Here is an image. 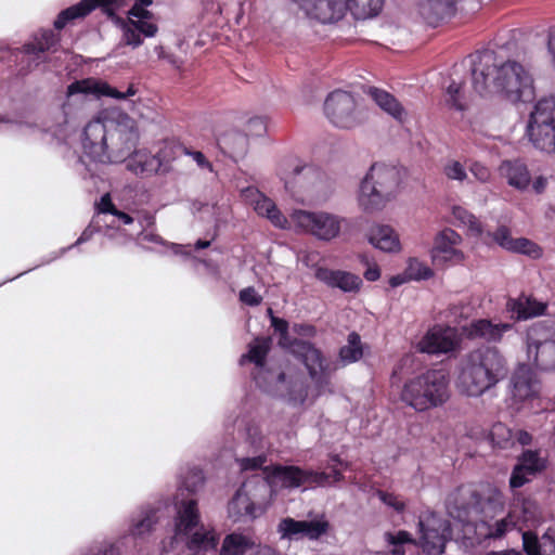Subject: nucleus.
Returning a JSON list of instances; mask_svg holds the SVG:
<instances>
[{
  "label": "nucleus",
  "mask_w": 555,
  "mask_h": 555,
  "mask_svg": "<svg viewBox=\"0 0 555 555\" xmlns=\"http://www.w3.org/2000/svg\"><path fill=\"white\" fill-rule=\"evenodd\" d=\"M450 398V379L443 369H431L404 383L400 399L415 411L424 412L444 404Z\"/></svg>",
  "instance_id": "0eeeda50"
},
{
  "label": "nucleus",
  "mask_w": 555,
  "mask_h": 555,
  "mask_svg": "<svg viewBox=\"0 0 555 555\" xmlns=\"http://www.w3.org/2000/svg\"><path fill=\"white\" fill-rule=\"evenodd\" d=\"M139 129L135 120L121 112H107L88 122L82 133V149L99 163L124 162L135 149Z\"/></svg>",
  "instance_id": "39448f33"
},
{
  "label": "nucleus",
  "mask_w": 555,
  "mask_h": 555,
  "mask_svg": "<svg viewBox=\"0 0 555 555\" xmlns=\"http://www.w3.org/2000/svg\"><path fill=\"white\" fill-rule=\"evenodd\" d=\"M328 529V524L324 519L313 520H295L286 517L282 519L278 526V532L281 539L300 540L307 538L317 540L323 535Z\"/></svg>",
  "instance_id": "aec40b11"
},
{
  "label": "nucleus",
  "mask_w": 555,
  "mask_h": 555,
  "mask_svg": "<svg viewBox=\"0 0 555 555\" xmlns=\"http://www.w3.org/2000/svg\"><path fill=\"white\" fill-rule=\"evenodd\" d=\"M469 171L476 178V180L481 183L488 182L491 178L490 169L478 162H475L470 165Z\"/></svg>",
  "instance_id": "6e6d98bb"
},
{
  "label": "nucleus",
  "mask_w": 555,
  "mask_h": 555,
  "mask_svg": "<svg viewBox=\"0 0 555 555\" xmlns=\"http://www.w3.org/2000/svg\"><path fill=\"white\" fill-rule=\"evenodd\" d=\"M462 236L451 228L441 230L435 237L431 250L433 259L439 264H456L464 260V254L457 247Z\"/></svg>",
  "instance_id": "a211bd4d"
},
{
  "label": "nucleus",
  "mask_w": 555,
  "mask_h": 555,
  "mask_svg": "<svg viewBox=\"0 0 555 555\" xmlns=\"http://www.w3.org/2000/svg\"><path fill=\"white\" fill-rule=\"evenodd\" d=\"M493 241L499 244L502 248L511 251L513 248V244L515 238L511 236L509 230L502 225L493 234H492Z\"/></svg>",
  "instance_id": "3c124183"
},
{
  "label": "nucleus",
  "mask_w": 555,
  "mask_h": 555,
  "mask_svg": "<svg viewBox=\"0 0 555 555\" xmlns=\"http://www.w3.org/2000/svg\"><path fill=\"white\" fill-rule=\"evenodd\" d=\"M547 53L550 56V62L555 69V28L552 29L548 35Z\"/></svg>",
  "instance_id": "0e129e2a"
},
{
  "label": "nucleus",
  "mask_w": 555,
  "mask_h": 555,
  "mask_svg": "<svg viewBox=\"0 0 555 555\" xmlns=\"http://www.w3.org/2000/svg\"><path fill=\"white\" fill-rule=\"evenodd\" d=\"M511 517L517 520V528L535 527L540 522L538 505L529 499L516 500L509 509Z\"/></svg>",
  "instance_id": "2f4dec72"
},
{
  "label": "nucleus",
  "mask_w": 555,
  "mask_h": 555,
  "mask_svg": "<svg viewBox=\"0 0 555 555\" xmlns=\"http://www.w3.org/2000/svg\"><path fill=\"white\" fill-rule=\"evenodd\" d=\"M500 172L507 179L509 185L525 190L530 183L527 166L519 160H505L500 166Z\"/></svg>",
  "instance_id": "72a5a7b5"
},
{
  "label": "nucleus",
  "mask_w": 555,
  "mask_h": 555,
  "mask_svg": "<svg viewBox=\"0 0 555 555\" xmlns=\"http://www.w3.org/2000/svg\"><path fill=\"white\" fill-rule=\"evenodd\" d=\"M113 2L114 0H81L79 3L62 11L54 21V27L62 29L68 22L86 16L96 7L107 5Z\"/></svg>",
  "instance_id": "473e14b6"
},
{
  "label": "nucleus",
  "mask_w": 555,
  "mask_h": 555,
  "mask_svg": "<svg viewBox=\"0 0 555 555\" xmlns=\"http://www.w3.org/2000/svg\"><path fill=\"white\" fill-rule=\"evenodd\" d=\"M400 175L396 167L376 163L361 180L357 201L365 212L384 209L399 193Z\"/></svg>",
  "instance_id": "6e6552de"
},
{
  "label": "nucleus",
  "mask_w": 555,
  "mask_h": 555,
  "mask_svg": "<svg viewBox=\"0 0 555 555\" xmlns=\"http://www.w3.org/2000/svg\"><path fill=\"white\" fill-rule=\"evenodd\" d=\"M546 467V459L540 455L539 451L527 450L525 451L518 464L514 467L509 486L512 488H520L538 473H541Z\"/></svg>",
  "instance_id": "5701e85b"
},
{
  "label": "nucleus",
  "mask_w": 555,
  "mask_h": 555,
  "mask_svg": "<svg viewBox=\"0 0 555 555\" xmlns=\"http://www.w3.org/2000/svg\"><path fill=\"white\" fill-rule=\"evenodd\" d=\"M259 545L250 534L231 532L223 538L218 555H255Z\"/></svg>",
  "instance_id": "cd10ccee"
},
{
  "label": "nucleus",
  "mask_w": 555,
  "mask_h": 555,
  "mask_svg": "<svg viewBox=\"0 0 555 555\" xmlns=\"http://www.w3.org/2000/svg\"><path fill=\"white\" fill-rule=\"evenodd\" d=\"M57 42L56 35L53 30H42L38 37H36V42L28 43L24 47L25 52L27 54H38L43 53L44 51H49L52 49Z\"/></svg>",
  "instance_id": "79ce46f5"
},
{
  "label": "nucleus",
  "mask_w": 555,
  "mask_h": 555,
  "mask_svg": "<svg viewBox=\"0 0 555 555\" xmlns=\"http://www.w3.org/2000/svg\"><path fill=\"white\" fill-rule=\"evenodd\" d=\"M472 85L481 96L500 94L517 103L534 96L530 73L516 61H504L492 50L476 52L469 56Z\"/></svg>",
  "instance_id": "20e7f679"
},
{
  "label": "nucleus",
  "mask_w": 555,
  "mask_h": 555,
  "mask_svg": "<svg viewBox=\"0 0 555 555\" xmlns=\"http://www.w3.org/2000/svg\"><path fill=\"white\" fill-rule=\"evenodd\" d=\"M446 104L456 111H464L467 106L466 96L461 82L452 81L446 91Z\"/></svg>",
  "instance_id": "37998d69"
},
{
  "label": "nucleus",
  "mask_w": 555,
  "mask_h": 555,
  "mask_svg": "<svg viewBox=\"0 0 555 555\" xmlns=\"http://www.w3.org/2000/svg\"><path fill=\"white\" fill-rule=\"evenodd\" d=\"M507 373L506 359L498 348H477L466 356L457 387L469 397H478L504 379Z\"/></svg>",
  "instance_id": "423d86ee"
},
{
  "label": "nucleus",
  "mask_w": 555,
  "mask_h": 555,
  "mask_svg": "<svg viewBox=\"0 0 555 555\" xmlns=\"http://www.w3.org/2000/svg\"><path fill=\"white\" fill-rule=\"evenodd\" d=\"M456 1L457 0H417V11L428 25L436 26L453 13Z\"/></svg>",
  "instance_id": "c756f323"
},
{
  "label": "nucleus",
  "mask_w": 555,
  "mask_h": 555,
  "mask_svg": "<svg viewBox=\"0 0 555 555\" xmlns=\"http://www.w3.org/2000/svg\"><path fill=\"white\" fill-rule=\"evenodd\" d=\"M369 94L373 101L391 117L399 121L404 119L405 111L392 94L378 88H370Z\"/></svg>",
  "instance_id": "f704fd0d"
},
{
  "label": "nucleus",
  "mask_w": 555,
  "mask_h": 555,
  "mask_svg": "<svg viewBox=\"0 0 555 555\" xmlns=\"http://www.w3.org/2000/svg\"><path fill=\"white\" fill-rule=\"evenodd\" d=\"M324 111L331 122L339 128H352L359 122L356 101L349 92H332L325 100Z\"/></svg>",
  "instance_id": "4468645a"
},
{
  "label": "nucleus",
  "mask_w": 555,
  "mask_h": 555,
  "mask_svg": "<svg viewBox=\"0 0 555 555\" xmlns=\"http://www.w3.org/2000/svg\"><path fill=\"white\" fill-rule=\"evenodd\" d=\"M504 496L492 485L461 486L447 499V512L449 516L465 527V534L474 527L475 540L480 543L487 539H500L506 532L517 528V520L511 517V513L493 522L487 520L503 509Z\"/></svg>",
  "instance_id": "f03ea898"
},
{
  "label": "nucleus",
  "mask_w": 555,
  "mask_h": 555,
  "mask_svg": "<svg viewBox=\"0 0 555 555\" xmlns=\"http://www.w3.org/2000/svg\"><path fill=\"white\" fill-rule=\"evenodd\" d=\"M127 160V169L135 175H153L165 165V157L158 154H151L147 150L133 149Z\"/></svg>",
  "instance_id": "a878e982"
},
{
  "label": "nucleus",
  "mask_w": 555,
  "mask_h": 555,
  "mask_svg": "<svg viewBox=\"0 0 555 555\" xmlns=\"http://www.w3.org/2000/svg\"><path fill=\"white\" fill-rule=\"evenodd\" d=\"M122 39L126 44L137 48L142 44L141 34L137 29L132 18H128L127 22L122 23Z\"/></svg>",
  "instance_id": "de8ad7c7"
},
{
  "label": "nucleus",
  "mask_w": 555,
  "mask_h": 555,
  "mask_svg": "<svg viewBox=\"0 0 555 555\" xmlns=\"http://www.w3.org/2000/svg\"><path fill=\"white\" fill-rule=\"evenodd\" d=\"M460 343L455 327L435 325L418 341L417 348L421 352L430 354L450 353L459 348Z\"/></svg>",
  "instance_id": "2eb2a0df"
},
{
  "label": "nucleus",
  "mask_w": 555,
  "mask_h": 555,
  "mask_svg": "<svg viewBox=\"0 0 555 555\" xmlns=\"http://www.w3.org/2000/svg\"><path fill=\"white\" fill-rule=\"evenodd\" d=\"M451 214L453 216V223L456 227L466 228L468 235L474 237H480L482 235L483 229L481 222L466 208L454 205L451 208Z\"/></svg>",
  "instance_id": "4c0bfd02"
},
{
  "label": "nucleus",
  "mask_w": 555,
  "mask_h": 555,
  "mask_svg": "<svg viewBox=\"0 0 555 555\" xmlns=\"http://www.w3.org/2000/svg\"><path fill=\"white\" fill-rule=\"evenodd\" d=\"M506 310L515 314L518 320H527L544 314L546 305L530 296L521 295L518 298H509Z\"/></svg>",
  "instance_id": "7c9ffc66"
},
{
  "label": "nucleus",
  "mask_w": 555,
  "mask_h": 555,
  "mask_svg": "<svg viewBox=\"0 0 555 555\" xmlns=\"http://www.w3.org/2000/svg\"><path fill=\"white\" fill-rule=\"evenodd\" d=\"M405 275L409 280H427L433 275V271L425 263L413 258L409 260Z\"/></svg>",
  "instance_id": "a18cd8bd"
},
{
  "label": "nucleus",
  "mask_w": 555,
  "mask_h": 555,
  "mask_svg": "<svg viewBox=\"0 0 555 555\" xmlns=\"http://www.w3.org/2000/svg\"><path fill=\"white\" fill-rule=\"evenodd\" d=\"M377 496L386 506L392 508L395 512L399 514L404 512L405 502L399 495L386 491H378Z\"/></svg>",
  "instance_id": "8fccbe9b"
},
{
  "label": "nucleus",
  "mask_w": 555,
  "mask_h": 555,
  "mask_svg": "<svg viewBox=\"0 0 555 555\" xmlns=\"http://www.w3.org/2000/svg\"><path fill=\"white\" fill-rule=\"evenodd\" d=\"M535 332L537 330L533 328L528 334V359L542 371H555V330L545 337H535Z\"/></svg>",
  "instance_id": "f3484780"
},
{
  "label": "nucleus",
  "mask_w": 555,
  "mask_h": 555,
  "mask_svg": "<svg viewBox=\"0 0 555 555\" xmlns=\"http://www.w3.org/2000/svg\"><path fill=\"white\" fill-rule=\"evenodd\" d=\"M527 134L535 149L555 153V100L543 99L530 114Z\"/></svg>",
  "instance_id": "9b49d317"
},
{
  "label": "nucleus",
  "mask_w": 555,
  "mask_h": 555,
  "mask_svg": "<svg viewBox=\"0 0 555 555\" xmlns=\"http://www.w3.org/2000/svg\"><path fill=\"white\" fill-rule=\"evenodd\" d=\"M271 325L280 334L279 345L305 365L312 386H307L301 377L285 372L273 373L264 367V360L271 345L270 338L264 337L254 339L248 345V352L240 359L241 365L247 362L255 364L253 377L256 384L264 391L279 396L295 406L312 404L318 397L332 393V374L336 370L333 363L312 344L292 339L288 335V323L284 319L272 317Z\"/></svg>",
  "instance_id": "f257e3e1"
},
{
  "label": "nucleus",
  "mask_w": 555,
  "mask_h": 555,
  "mask_svg": "<svg viewBox=\"0 0 555 555\" xmlns=\"http://www.w3.org/2000/svg\"><path fill=\"white\" fill-rule=\"evenodd\" d=\"M248 130L254 135H262L266 130V121L262 117H254L248 120Z\"/></svg>",
  "instance_id": "bf43d9fd"
},
{
  "label": "nucleus",
  "mask_w": 555,
  "mask_h": 555,
  "mask_svg": "<svg viewBox=\"0 0 555 555\" xmlns=\"http://www.w3.org/2000/svg\"><path fill=\"white\" fill-rule=\"evenodd\" d=\"M150 20L151 18H132V23H134L137 29L145 37H154L158 30L156 24L152 23Z\"/></svg>",
  "instance_id": "5fc2aeb1"
},
{
  "label": "nucleus",
  "mask_w": 555,
  "mask_h": 555,
  "mask_svg": "<svg viewBox=\"0 0 555 555\" xmlns=\"http://www.w3.org/2000/svg\"><path fill=\"white\" fill-rule=\"evenodd\" d=\"M319 172L311 166H296L291 177L284 178L286 191L298 202L312 197L313 188L319 180Z\"/></svg>",
  "instance_id": "4be33fe9"
},
{
  "label": "nucleus",
  "mask_w": 555,
  "mask_h": 555,
  "mask_svg": "<svg viewBox=\"0 0 555 555\" xmlns=\"http://www.w3.org/2000/svg\"><path fill=\"white\" fill-rule=\"evenodd\" d=\"M271 501L270 485L259 476L247 479L229 502V517L234 521L259 517Z\"/></svg>",
  "instance_id": "9d476101"
},
{
  "label": "nucleus",
  "mask_w": 555,
  "mask_h": 555,
  "mask_svg": "<svg viewBox=\"0 0 555 555\" xmlns=\"http://www.w3.org/2000/svg\"><path fill=\"white\" fill-rule=\"evenodd\" d=\"M185 154L192 157V159L196 163V165L199 168L212 171L211 163L206 158V156L202 152L185 150Z\"/></svg>",
  "instance_id": "4d7b16f0"
},
{
  "label": "nucleus",
  "mask_w": 555,
  "mask_h": 555,
  "mask_svg": "<svg viewBox=\"0 0 555 555\" xmlns=\"http://www.w3.org/2000/svg\"><path fill=\"white\" fill-rule=\"evenodd\" d=\"M331 462V473L302 469L294 465H275L271 469L266 468L264 476L261 477L270 485L271 496L279 487L295 489L302 486H330L339 481L343 477L341 469L338 467L343 466V462L337 456H333Z\"/></svg>",
  "instance_id": "1a4fd4ad"
},
{
  "label": "nucleus",
  "mask_w": 555,
  "mask_h": 555,
  "mask_svg": "<svg viewBox=\"0 0 555 555\" xmlns=\"http://www.w3.org/2000/svg\"><path fill=\"white\" fill-rule=\"evenodd\" d=\"M255 555H281L275 550L267 545H259Z\"/></svg>",
  "instance_id": "774afa93"
},
{
  "label": "nucleus",
  "mask_w": 555,
  "mask_h": 555,
  "mask_svg": "<svg viewBox=\"0 0 555 555\" xmlns=\"http://www.w3.org/2000/svg\"><path fill=\"white\" fill-rule=\"evenodd\" d=\"M463 334L469 339H480L490 344L501 343L505 336L515 332L514 324L478 319L462 327Z\"/></svg>",
  "instance_id": "6ab92c4d"
},
{
  "label": "nucleus",
  "mask_w": 555,
  "mask_h": 555,
  "mask_svg": "<svg viewBox=\"0 0 555 555\" xmlns=\"http://www.w3.org/2000/svg\"><path fill=\"white\" fill-rule=\"evenodd\" d=\"M384 0H347V10L357 20H366L376 16L383 8Z\"/></svg>",
  "instance_id": "ea45409f"
},
{
  "label": "nucleus",
  "mask_w": 555,
  "mask_h": 555,
  "mask_svg": "<svg viewBox=\"0 0 555 555\" xmlns=\"http://www.w3.org/2000/svg\"><path fill=\"white\" fill-rule=\"evenodd\" d=\"M245 443L248 446L251 456L236 457V463L242 472H254L261 469L267 463V451L270 449V442L264 437L258 425H249L246 429Z\"/></svg>",
  "instance_id": "dca6fc26"
},
{
  "label": "nucleus",
  "mask_w": 555,
  "mask_h": 555,
  "mask_svg": "<svg viewBox=\"0 0 555 555\" xmlns=\"http://www.w3.org/2000/svg\"><path fill=\"white\" fill-rule=\"evenodd\" d=\"M491 436L494 442L503 444L507 443L512 439L513 434L505 425L499 423L493 426Z\"/></svg>",
  "instance_id": "864d4df0"
},
{
  "label": "nucleus",
  "mask_w": 555,
  "mask_h": 555,
  "mask_svg": "<svg viewBox=\"0 0 555 555\" xmlns=\"http://www.w3.org/2000/svg\"><path fill=\"white\" fill-rule=\"evenodd\" d=\"M244 197L253 205L254 210L262 217H266L271 223L280 229H286L287 218L279 210L275 203L260 193L257 189L248 188L244 191Z\"/></svg>",
  "instance_id": "b1692460"
},
{
  "label": "nucleus",
  "mask_w": 555,
  "mask_h": 555,
  "mask_svg": "<svg viewBox=\"0 0 555 555\" xmlns=\"http://www.w3.org/2000/svg\"><path fill=\"white\" fill-rule=\"evenodd\" d=\"M512 393L518 401H526L538 398L540 383L530 367L519 365L511 378Z\"/></svg>",
  "instance_id": "393cba45"
},
{
  "label": "nucleus",
  "mask_w": 555,
  "mask_h": 555,
  "mask_svg": "<svg viewBox=\"0 0 555 555\" xmlns=\"http://www.w3.org/2000/svg\"><path fill=\"white\" fill-rule=\"evenodd\" d=\"M315 278L327 286L337 287L345 293L357 292L362 284V280L353 273L323 267L315 270Z\"/></svg>",
  "instance_id": "bb28decb"
},
{
  "label": "nucleus",
  "mask_w": 555,
  "mask_h": 555,
  "mask_svg": "<svg viewBox=\"0 0 555 555\" xmlns=\"http://www.w3.org/2000/svg\"><path fill=\"white\" fill-rule=\"evenodd\" d=\"M421 541L424 552L428 555H440L447 541L451 538L448 520L433 512L423 514L418 520Z\"/></svg>",
  "instance_id": "ddd939ff"
},
{
  "label": "nucleus",
  "mask_w": 555,
  "mask_h": 555,
  "mask_svg": "<svg viewBox=\"0 0 555 555\" xmlns=\"http://www.w3.org/2000/svg\"><path fill=\"white\" fill-rule=\"evenodd\" d=\"M363 356L360 335L352 332L348 335L347 344L339 349V360L343 365L359 361Z\"/></svg>",
  "instance_id": "a19ab883"
},
{
  "label": "nucleus",
  "mask_w": 555,
  "mask_h": 555,
  "mask_svg": "<svg viewBox=\"0 0 555 555\" xmlns=\"http://www.w3.org/2000/svg\"><path fill=\"white\" fill-rule=\"evenodd\" d=\"M366 236L371 245L384 253H399L401 250L399 234L388 224H373Z\"/></svg>",
  "instance_id": "c85d7f7f"
},
{
  "label": "nucleus",
  "mask_w": 555,
  "mask_h": 555,
  "mask_svg": "<svg viewBox=\"0 0 555 555\" xmlns=\"http://www.w3.org/2000/svg\"><path fill=\"white\" fill-rule=\"evenodd\" d=\"M379 276H380L379 268L375 264L372 267H369L364 272V278L370 282L377 281L379 279Z\"/></svg>",
  "instance_id": "69168bd1"
},
{
  "label": "nucleus",
  "mask_w": 555,
  "mask_h": 555,
  "mask_svg": "<svg viewBox=\"0 0 555 555\" xmlns=\"http://www.w3.org/2000/svg\"><path fill=\"white\" fill-rule=\"evenodd\" d=\"M291 222L301 232L314 236L319 241L330 242L339 236L346 222L344 217L324 210H294Z\"/></svg>",
  "instance_id": "f8f14e48"
},
{
  "label": "nucleus",
  "mask_w": 555,
  "mask_h": 555,
  "mask_svg": "<svg viewBox=\"0 0 555 555\" xmlns=\"http://www.w3.org/2000/svg\"><path fill=\"white\" fill-rule=\"evenodd\" d=\"M240 300L247 306L256 307L261 304L262 297L254 287L249 286L240 292Z\"/></svg>",
  "instance_id": "603ef678"
},
{
  "label": "nucleus",
  "mask_w": 555,
  "mask_h": 555,
  "mask_svg": "<svg viewBox=\"0 0 555 555\" xmlns=\"http://www.w3.org/2000/svg\"><path fill=\"white\" fill-rule=\"evenodd\" d=\"M511 251L524 254L533 259L540 258L542 256L541 247L534 242L525 237L515 238Z\"/></svg>",
  "instance_id": "c03bdc74"
},
{
  "label": "nucleus",
  "mask_w": 555,
  "mask_h": 555,
  "mask_svg": "<svg viewBox=\"0 0 555 555\" xmlns=\"http://www.w3.org/2000/svg\"><path fill=\"white\" fill-rule=\"evenodd\" d=\"M98 211L100 214H111L113 216L117 212V208L112 203L111 195L108 193H105L101 197V201L98 204Z\"/></svg>",
  "instance_id": "052dcab7"
},
{
  "label": "nucleus",
  "mask_w": 555,
  "mask_h": 555,
  "mask_svg": "<svg viewBox=\"0 0 555 555\" xmlns=\"http://www.w3.org/2000/svg\"><path fill=\"white\" fill-rule=\"evenodd\" d=\"M152 13L146 10L144 7H138L134 2L132 8L129 10V18L140 20V18H151Z\"/></svg>",
  "instance_id": "680f3d73"
},
{
  "label": "nucleus",
  "mask_w": 555,
  "mask_h": 555,
  "mask_svg": "<svg viewBox=\"0 0 555 555\" xmlns=\"http://www.w3.org/2000/svg\"><path fill=\"white\" fill-rule=\"evenodd\" d=\"M138 90L133 85H130L125 92L118 91L116 88L109 86L107 82L87 78L79 81H75L67 87V96H74L76 94H93L98 98L109 96L116 100H127L137 94Z\"/></svg>",
  "instance_id": "412c9836"
},
{
  "label": "nucleus",
  "mask_w": 555,
  "mask_h": 555,
  "mask_svg": "<svg viewBox=\"0 0 555 555\" xmlns=\"http://www.w3.org/2000/svg\"><path fill=\"white\" fill-rule=\"evenodd\" d=\"M217 144L224 154L231 156L241 155L247 150L248 139L244 133L232 129L219 134L217 137Z\"/></svg>",
  "instance_id": "c9c22d12"
},
{
  "label": "nucleus",
  "mask_w": 555,
  "mask_h": 555,
  "mask_svg": "<svg viewBox=\"0 0 555 555\" xmlns=\"http://www.w3.org/2000/svg\"><path fill=\"white\" fill-rule=\"evenodd\" d=\"M384 539L387 550L374 553V555H405L404 546L414 543L412 534L404 530L386 532Z\"/></svg>",
  "instance_id": "58836bf2"
},
{
  "label": "nucleus",
  "mask_w": 555,
  "mask_h": 555,
  "mask_svg": "<svg viewBox=\"0 0 555 555\" xmlns=\"http://www.w3.org/2000/svg\"><path fill=\"white\" fill-rule=\"evenodd\" d=\"M522 546L528 555H544L543 538L539 541L537 534L532 531L522 532Z\"/></svg>",
  "instance_id": "49530a36"
},
{
  "label": "nucleus",
  "mask_w": 555,
  "mask_h": 555,
  "mask_svg": "<svg viewBox=\"0 0 555 555\" xmlns=\"http://www.w3.org/2000/svg\"><path fill=\"white\" fill-rule=\"evenodd\" d=\"M293 331L299 336L313 337L315 328L309 324H295Z\"/></svg>",
  "instance_id": "e2e57ef3"
},
{
  "label": "nucleus",
  "mask_w": 555,
  "mask_h": 555,
  "mask_svg": "<svg viewBox=\"0 0 555 555\" xmlns=\"http://www.w3.org/2000/svg\"><path fill=\"white\" fill-rule=\"evenodd\" d=\"M444 176L454 181L463 182L467 179L465 167L459 160H449L443 166Z\"/></svg>",
  "instance_id": "09e8293b"
},
{
  "label": "nucleus",
  "mask_w": 555,
  "mask_h": 555,
  "mask_svg": "<svg viewBox=\"0 0 555 555\" xmlns=\"http://www.w3.org/2000/svg\"><path fill=\"white\" fill-rule=\"evenodd\" d=\"M140 242H150V243H156V244H163V240L160 236L154 233H141L139 236Z\"/></svg>",
  "instance_id": "338daca9"
},
{
  "label": "nucleus",
  "mask_w": 555,
  "mask_h": 555,
  "mask_svg": "<svg viewBox=\"0 0 555 555\" xmlns=\"http://www.w3.org/2000/svg\"><path fill=\"white\" fill-rule=\"evenodd\" d=\"M158 509L147 507L141 509L137 516L131 518L128 534L133 538H141L149 533L158 521Z\"/></svg>",
  "instance_id": "e433bc0d"
},
{
  "label": "nucleus",
  "mask_w": 555,
  "mask_h": 555,
  "mask_svg": "<svg viewBox=\"0 0 555 555\" xmlns=\"http://www.w3.org/2000/svg\"><path fill=\"white\" fill-rule=\"evenodd\" d=\"M544 555H555V529H548L543 534Z\"/></svg>",
  "instance_id": "13d9d810"
},
{
  "label": "nucleus",
  "mask_w": 555,
  "mask_h": 555,
  "mask_svg": "<svg viewBox=\"0 0 555 555\" xmlns=\"http://www.w3.org/2000/svg\"><path fill=\"white\" fill-rule=\"evenodd\" d=\"M204 483V474L194 468L183 481V487L176 495L173 517V535L162 541V551L167 553L179 542L184 543V550L179 555H216L220 535L211 525L201 520L197 501L185 496V491L194 494Z\"/></svg>",
  "instance_id": "7ed1b4c3"
}]
</instances>
